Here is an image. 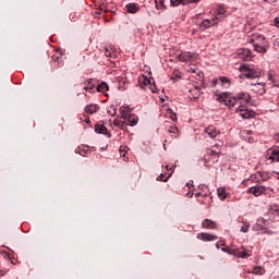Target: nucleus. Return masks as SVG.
<instances>
[{"instance_id":"nucleus-1","label":"nucleus","mask_w":279,"mask_h":279,"mask_svg":"<svg viewBox=\"0 0 279 279\" xmlns=\"http://www.w3.org/2000/svg\"><path fill=\"white\" fill-rule=\"evenodd\" d=\"M231 95L232 94L228 92H223L217 95V99L220 101V104H225V106H228L229 108H234L236 101L240 100L241 106L238 108L240 117H242V119H250L251 117H254V111H250L245 108V106H243V104H250L252 100V96H250V94L240 93L238 97L233 98Z\"/></svg>"},{"instance_id":"nucleus-2","label":"nucleus","mask_w":279,"mask_h":279,"mask_svg":"<svg viewBox=\"0 0 279 279\" xmlns=\"http://www.w3.org/2000/svg\"><path fill=\"white\" fill-rule=\"evenodd\" d=\"M203 160L205 162V165H208V162H218L219 161V153L207 148L206 153L203 157Z\"/></svg>"},{"instance_id":"nucleus-3","label":"nucleus","mask_w":279,"mask_h":279,"mask_svg":"<svg viewBox=\"0 0 279 279\" xmlns=\"http://www.w3.org/2000/svg\"><path fill=\"white\" fill-rule=\"evenodd\" d=\"M240 71H246L244 75L247 77V80H256V77H260V71L251 69L247 64H242L240 66Z\"/></svg>"},{"instance_id":"nucleus-4","label":"nucleus","mask_w":279,"mask_h":279,"mask_svg":"<svg viewBox=\"0 0 279 279\" xmlns=\"http://www.w3.org/2000/svg\"><path fill=\"white\" fill-rule=\"evenodd\" d=\"M138 84L141 88H145V86H149L151 93H158V88L156 87V85L155 84L151 85V80L145 75H142L138 77Z\"/></svg>"},{"instance_id":"nucleus-5","label":"nucleus","mask_w":279,"mask_h":279,"mask_svg":"<svg viewBox=\"0 0 279 279\" xmlns=\"http://www.w3.org/2000/svg\"><path fill=\"white\" fill-rule=\"evenodd\" d=\"M233 256L236 258H250L252 256V251L245 248V246H241V248H233Z\"/></svg>"},{"instance_id":"nucleus-6","label":"nucleus","mask_w":279,"mask_h":279,"mask_svg":"<svg viewBox=\"0 0 279 279\" xmlns=\"http://www.w3.org/2000/svg\"><path fill=\"white\" fill-rule=\"evenodd\" d=\"M238 56L240 60H243L244 62L247 60H251L252 58V50L247 48H241L238 50Z\"/></svg>"},{"instance_id":"nucleus-7","label":"nucleus","mask_w":279,"mask_h":279,"mask_svg":"<svg viewBox=\"0 0 279 279\" xmlns=\"http://www.w3.org/2000/svg\"><path fill=\"white\" fill-rule=\"evenodd\" d=\"M247 193H251L255 197H260L265 193V187L260 185H255L248 189Z\"/></svg>"},{"instance_id":"nucleus-8","label":"nucleus","mask_w":279,"mask_h":279,"mask_svg":"<svg viewBox=\"0 0 279 279\" xmlns=\"http://www.w3.org/2000/svg\"><path fill=\"white\" fill-rule=\"evenodd\" d=\"M197 53L195 52H182L177 58L180 60V62H189L191 58H197Z\"/></svg>"},{"instance_id":"nucleus-9","label":"nucleus","mask_w":279,"mask_h":279,"mask_svg":"<svg viewBox=\"0 0 279 279\" xmlns=\"http://www.w3.org/2000/svg\"><path fill=\"white\" fill-rule=\"evenodd\" d=\"M204 133L209 136V138H217L219 136L220 132L217 130V128L209 125L204 130Z\"/></svg>"},{"instance_id":"nucleus-10","label":"nucleus","mask_w":279,"mask_h":279,"mask_svg":"<svg viewBox=\"0 0 279 279\" xmlns=\"http://www.w3.org/2000/svg\"><path fill=\"white\" fill-rule=\"evenodd\" d=\"M197 239H199V241L210 242V241H217V235L202 232L197 235Z\"/></svg>"},{"instance_id":"nucleus-11","label":"nucleus","mask_w":279,"mask_h":279,"mask_svg":"<svg viewBox=\"0 0 279 279\" xmlns=\"http://www.w3.org/2000/svg\"><path fill=\"white\" fill-rule=\"evenodd\" d=\"M202 227L205 228L206 230H216L217 228V222L210 220V219H205L202 222Z\"/></svg>"},{"instance_id":"nucleus-12","label":"nucleus","mask_w":279,"mask_h":279,"mask_svg":"<svg viewBox=\"0 0 279 279\" xmlns=\"http://www.w3.org/2000/svg\"><path fill=\"white\" fill-rule=\"evenodd\" d=\"M219 17L216 16V19H211V20H204L201 27H203L204 29H208L209 27H214V25H217V20Z\"/></svg>"},{"instance_id":"nucleus-13","label":"nucleus","mask_w":279,"mask_h":279,"mask_svg":"<svg viewBox=\"0 0 279 279\" xmlns=\"http://www.w3.org/2000/svg\"><path fill=\"white\" fill-rule=\"evenodd\" d=\"M190 99H199V95H202V92H199L198 86H193L192 88L189 89Z\"/></svg>"},{"instance_id":"nucleus-14","label":"nucleus","mask_w":279,"mask_h":279,"mask_svg":"<svg viewBox=\"0 0 279 279\" xmlns=\"http://www.w3.org/2000/svg\"><path fill=\"white\" fill-rule=\"evenodd\" d=\"M117 48L112 47V46H108L105 48V56L107 58H117Z\"/></svg>"},{"instance_id":"nucleus-15","label":"nucleus","mask_w":279,"mask_h":279,"mask_svg":"<svg viewBox=\"0 0 279 279\" xmlns=\"http://www.w3.org/2000/svg\"><path fill=\"white\" fill-rule=\"evenodd\" d=\"M95 132H97V134H105V136L110 137V133H108V129L104 124H96Z\"/></svg>"},{"instance_id":"nucleus-16","label":"nucleus","mask_w":279,"mask_h":279,"mask_svg":"<svg viewBox=\"0 0 279 279\" xmlns=\"http://www.w3.org/2000/svg\"><path fill=\"white\" fill-rule=\"evenodd\" d=\"M253 47L257 53H267V46L264 44H253Z\"/></svg>"},{"instance_id":"nucleus-17","label":"nucleus","mask_w":279,"mask_h":279,"mask_svg":"<svg viewBox=\"0 0 279 279\" xmlns=\"http://www.w3.org/2000/svg\"><path fill=\"white\" fill-rule=\"evenodd\" d=\"M97 110H99V106L98 105H87L85 107V112L87 114H95L97 112Z\"/></svg>"},{"instance_id":"nucleus-18","label":"nucleus","mask_w":279,"mask_h":279,"mask_svg":"<svg viewBox=\"0 0 279 279\" xmlns=\"http://www.w3.org/2000/svg\"><path fill=\"white\" fill-rule=\"evenodd\" d=\"M126 12H129V14H136L138 12V7L136 3H129L126 4Z\"/></svg>"},{"instance_id":"nucleus-19","label":"nucleus","mask_w":279,"mask_h":279,"mask_svg":"<svg viewBox=\"0 0 279 279\" xmlns=\"http://www.w3.org/2000/svg\"><path fill=\"white\" fill-rule=\"evenodd\" d=\"M128 123L131 128H134V125H137L138 123V116L130 114L128 117Z\"/></svg>"},{"instance_id":"nucleus-20","label":"nucleus","mask_w":279,"mask_h":279,"mask_svg":"<svg viewBox=\"0 0 279 279\" xmlns=\"http://www.w3.org/2000/svg\"><path fill=\"white\" fill-rule=\"evenodd\" d=\"M253 90H255L256 93H259V95H263V93H265V85L262 83H255L252 84Z\"/></svg>"},{"instance_id":"nucleus-21","label":"nucleus","mask_w":279,"mask_h":279,"mask_svg":"<svg viewBox=\"0 0 279 279\" xmlns=\"http://www.w3.org/2000/svg\"><path fill=\"white\" fill-rule=\"evenodd\" d=\"M272 160H274L275 162H277L276 166H275L274 173H276L277 175H279V150L274 155Z\"/></svg>"},{"instance_id":"nucleus-22","label":"nucleus","mask_w":279,"mask_h":279,"mask_svg":"<svg viewBox=\"0 0 279 279\" xmlns=\"http://www.w3.org/2000/svg\"><path fill=\"white\" fill-rule=\"evenodd\" d=\"M217 194H218V197L222 201L226 199V197H228V194L226 193V187H218Z\"/></svg>"},{"instance_id":"nucleus-23","label":"nucleus","mask_w":279,"mask_h":279,"mask_svg":"<svg viewBox=\"0 0 279 279\" xmlns=\"http://www.w3.org/2000/svg\"><path fill=\"white\" fill-rule=\"evenodd\" d=\"M109 87H108V84L106 82H102L101 84H99L97 86V92L98 93H106V90H108Z\"/></svg>"},{"instance_id":"nucleus-24","label":"nucleus","mask_w":279,"mask_h":279,"mask_svg":"<svg viewBox=\"0 0 279 279\" xmlns=\"http://www.w3.org/2000/svg\"><path fill=\"white\" fill-rule=\"evenodd\" d=\"M113 125H116V128H120V130H125V125H128V123H125V121L114 120Z\"/></svg>"},{"instance_id":"nucleus-25","label":"nucleus","mask_w":279,"mask_h":279,"mask_svg":"<svg viewBox=\"0 0 279 279\" xmlns=\"http://www.w3.org/2000/svg\"><path fill=\"white\" fill-rule=\"evenodd\" d=\"M180 3H182V5H187V3H185V0H170V4L172 5V8H177V5H180Z\"/></svg>"},{"instance_id":"nucleus-26","label":"nucleus","mask_w":279,"mask_h":279,"mask_svg":"<svg viewBox=\"0 0 279 279\" xmlns=\"http://www.w3.org/2000/svg\"><path fill=\"white\" fill-rule=\"evenodd\" d=\"M181 75H180V71H173V73L171 74L170 80H172V82H178V80H180Z\"/></svg>"},{"instance_id":"nucleus-27","label":"nucleus","mask_w":279,"mask_h":279,"mask_svg":"<svg viewBox=\"0 0 279 279\" xmlns=\"http://www.w3.org/2000/svg\"><path fill=\"white\" fill-rule=\"evenodd\" d=\"M155 3H156V7L158 10H162V9L167 8L165 5V0H155Z\"/></svg>"},{"instance_id":"nucleus-28","label":"nucleus","mask_w":279,"mask_h":279,"mask_svg":"<svg viewBox=\"0 0 279 279\" xmlns=\"http://www.w3.org/2000/svg\"><path fill=\"white\" fill-rule=\"evenodd\" d=\"M119 151H120V156L122 158H125V154H128V147L126 146H120Z\"/></svg>"},{"instance_id":"nucleus-29","label":"nucleus","mask_w":279,"mask_h":279,"mask_svg":"<svg viewBox=\"0 0 279 279\" xmlns=\"http://www.w3.org/2000/svg\"><path fill=\"white\" fill-rule=\"evenodd\" d=\"M85 88L88 89V90H93V88H95V84H93V81H87L86 82V85H85Z\"/></svg>"},{"instance_id":"nucleus-30","label":"nucleus","mask_w":279,"mask_h":279,"mask_svg":"<svg viewBox=\"0 0 279 279\" xmlns=\"http://www.w3.org/2000/svg\"><path fill=\"white\" fill-rule=\"evenodd\" d=\"M262 269L263 268L260 266H257L254 268L253 274H256L257 276H263Z\"/></svg>"},{"instance_id":"nucleus-31","label":"nucleus","mask_w":279,"mask_h":279,"mask_svg":"<svg viewBox=\"0 0 279 279\" xmlns=\"http://www.w3.org/2000/svg\"><path fill=\"white\" fill-rule=\"evenodd\" d=\"M107 112L110 117H114L117 114V108L111 107Z\"/></svg>"},{"instance_id":"nucleus-32","label":"nucleus","mask_w":279,"mask_h":279,"mask_svg":"<svg viewBox=\"0 0 279 279\" xmlns=\"http://www.w3.org/2000/svg\"><path fill=\"white\" fill-rule=\"evenodd\" d=\"M226 14V9L223 7L218 8V16H223Z\"/></svg>"},{"instance_id":"nucleus-33","label":"nucleus","mask_w":279,"mask_h":279,"mask_svg":"<svg viewBox=\"0 0 279 279\" xmlns=\"http://www.w3.org/2000/svg\"><path fill=\"white\" fill-rule=\"evenodd\" d=\"M220 82L222 84H230V78L229 77H226V76H220Z\"/></svg>"},{"instance_id":"nucleus-34","label":"nucleus","mask_w":279,"mask_h":279,"mask_svg":"<svg viewBox=\"0 0 279 279\" xmlns=\"http://www.w3.org/2000/svg\"><path fill=\"white\" fill-rule=\"evenodd\" d=\"M222 252H227V254H232L234 256V250L230 248V247H223L221 248Z\"/></svg>"},{"instance_id":"nucleus-35","label":"nucleus","mask_w":279,"mask_h":279,"mask_svg":"<svg viewBox=\"0 0 279 279\" xmlns=\"http://www.w3.org/2000/svg\"><path fill=\"white\" fill-rule=\"evenodd\" d=\"M247 230H250V225L245 223V225L241 228V232H247Z\"/></svg>"},{"instance_id":"nucleus-36","label":"nucleus","mask_w":279,"mask_h":279,"mask_svg":"<svg viewBox=\"0 0 279 279\" xmlns=\"http://www.w3.org/2000/svg\"><path fill=\"white\" fill-rule=\"evenodd\" d=\"M169 132H170V134H175V132H178V126H171L169 129Z\"/></svg>"},{"instance_id":"nucleus-37","label":"nucleus","mask_w":279,"mask_h":279,"mask_svg":"<svg viewBox=\"0 0 279 279\" xmlns=\"http://www.w3.org/2000/svg\"><path fill=\"white\" fill-rule=\"evenodd\" d=\"M165 174H160L159 177H157V181L158 182H167V179H163Z\"/></svg>"},{"instance_id":"nucleus-38","label":"nucleus","mask_w":279,"mask_h":279,"mask_svg":"<svg viewBox=\"0 0 279 279\" xmlns=\"http://www.w3.org/2000/svg\"><path fill=\"white\" fill-rule=\"evenodd\" d=\"M201 0H185V3H199Z\"/></svg>"},{"instance_id":"nucleus-39","label":"nucleus","mask_w":279,"mask_h":279,"mask_svg":"<svg viewBox=\"0 0 279 279\" xmlns=\"http://www.w3.org/2000/svg\"><path fill=\"white\" fill-rule=\"evenodd\" d=\"M170 119H171L172 121H178V114H177V113H172L171 117H170Z\"/></svg>"},{"instance_id":"nucleus-40","label":"nucleus","mask_w":279,"mask_h":279,"mask_svg":"<svg viewBox=\"0 0 279 279\" xmlns=\"http://www.w3.org/2000/svg\"><path fill=\"white\" fill-rule=\"evenodd\" d=\"M187 72H189V73H197V69H195V68H190V69L187 70Z\"/></svg>"},{"instance_id":"nucleus-41","label":"nucleus","mask_w":279,"mask_h":279,"mask_svg":"<svg viewBox=\"0 0 279 279\" xmlns=\"http://www.w3.org/2000/svg\"><path fill=\"white\" fill-rule=\"evenodd\" d=\"M275 25H276V27H279V17L275 19Z\"/></svg>"},{"instance_id":"nucleus-42","label":"nucleus","mask_w":279,"mask_h":279,"mask_svg":"<svg viewBox=\"0 0 279 279\" xmlns=\"http://www.w3.org/2000/svg\"><path fill=\"white\" fill-rule=\"evenodd\" d=\"M256 40H263V41H265V37H264V36H257Z\"/></svg>"},{"instance_id":"nucleus-43","label":"nucleus","mask_w":279,"mask_h":279,"mask_svg":"<svg viewBox=\"0 0 279 279\" xmlns=\"http://www.w3.org/2000/svg\"><path fill=\"white\" fill-rule=\"evenodd\" d=\"M108 12V9L106 7H101L100 12Z\"/></svg>"},{"instance_id":"nucleus-44","label":"nucleus","mask_w":279,"mask_h":279,"mask_svg":"<svg viewBox=\"0 0 279 279\" xmlns=\"http://www.w3.org/2000/svg\"><path fill=\"white\" fill-rule=\"evenodd\" d=\"M211 86H217V80H214V81L211 82Z\"/></svg>"},{"instance_id":"nucleus-45","label":"nucleus","mask_w":279,"mask_h":279,"mask_svg":"<svg viewBox=\"0 0 279 279\" xmlns=\"http://www.w3.org/2000/svg\"><path fill=\"white\" fill-rule=\"evenodd\" d=\"M275 141L279 143V134L275 135Z\"/></svg>"},{"instance_id":"nucleus-46","label":"nucleus","mask_w":279,"mask_h":279,"mask_svg":"<svg viewBox=\"0 0 279 279\" xmlns=\"http://www.w3.org/2000/svg\"><path fill=\"white\" fill-rule=\"evenodd\" d=\"M0 276H5V271L4 270H0Z\"/></svg>"},{"instance_id":"nucleus-47","label":"nucleus","mask_w":279,"mask_h":279,"mask_svg":"<svg viewBox=\"0 0 279 279\" xmlns=\"http://www.w3.org/2000/svg\"><path fill=\"white\" fill-rule=\"evenodd\" d=\"M95 14L96 16H99V14H101V11H96Z\"/></svg>"},{"instance_id":"nucleus-48","label":"nucleus","mask_w":279,"mask_h":279,"mask_svg":"<svg viewBox=\"0 0 279 279\" xmlns=\"http://www.w3.org/2000/svg\"><path fill=\"white\" fill-rule=\"evenodd\" d=\"M268 80H270V81L274 80V75L269 74Z\"/></svg>"},{"instance_id":"nucleus-49","label":"nucleus","mask_w":279,"mask_h":279,"mask_svg":"<svg viewBox=\"0 0 279 279\" xmlns=\"http://www.w3.org/2000/svg\"><path fill=\"white\" fill-rule=\"evenodd\" d=\"M197 76H198L199 78H202L203 74H202V73H197Z\"/></svg>"},{"instance_id":"nucleus-50","label":"nucleus","mask_w":279,"mask_h":279,"mask_svg":"<svg viewBox=\"0 0 279 279\" xmlns=\"http://www.w3.org/2000/svg\"><path fill=\"white\" fill-rule=\"evenodd\" d=\"M122 117H123V119H128V116H125V114H123V113H122Z\"/></svg>"},{"instance_id":"nucleus-51","label":"nucleus","mask_w":279,"mask_h":279,"mask_svg":"<svg viewBox=\"0 0 279 279\" xmlns=\"http://www.w3.org/2000/svg\"><path fill=\"white\" fill-rule=\"evenodd\" d=\"M198 258H199L201 260H204V257H202V256H198Z\"/></svg>"},{"instance_id":"nucleus-52","label":"nucleus","mask_w":279,"mask_h":279,"mask_svg":"<svg viewBox=\"0 0 279 279\" xmlns=\"http://www.w3.org/2000/svg\"><path fill=\"white\" fill-rule=\"evenodd\" d=\"M217 250H219V244H216Z\"/></svg>"},{"instance_id":"nucleus-53","label":"nucleus","mask_w":279,"mask_h":279,"mask_svg":"<svg viewBox=\"0 0 279 279\" xmlns=\"http://www.w3.org/2000/svg\"><path fill=\"white\" fill-rule=\"evenodd\" d=\"M250 43H254V39H251Z\"/></svg>"},{"instance_id":"nucleus-54","label":"nucleus","mask_w":279,"mask_h":279,"mask_svg":"<svg viewBox=\"0 0 279 279\" xmlns=\"http://www.w3.org/2000/svg\"><path fill=\"white\" fill-rule=\"evenodd\" d=\"M276 45H278V46H279V41H278V40L276 41Z\"/></svg>"},{"instance_id":"nucleus-55","label":"nucleus","mask_w":279,"mask_h":279,"mask_svg":"<svg viewBox=\"0 0 279 279\" xmlns=\"http://www.w3.org/2000/svg\"><path fill=\"white\" fill-rule=\"evenodd\" d=\"M58 60V58H54V61Z\"/></svg>"},{"instance_id":"nucleus-56","label":"nucleus","mask_w":279,"mask_h":279,"mask_svg":"<svg viewBox=\"0 0 279 279\" xmlns=\"http://www.w3.org/2000/svg\"><path fill=\"white\" fill-rule=\"evenodd\" d=\"M58 60V58H54V61Z\"/></svg>"}]
</instances>
